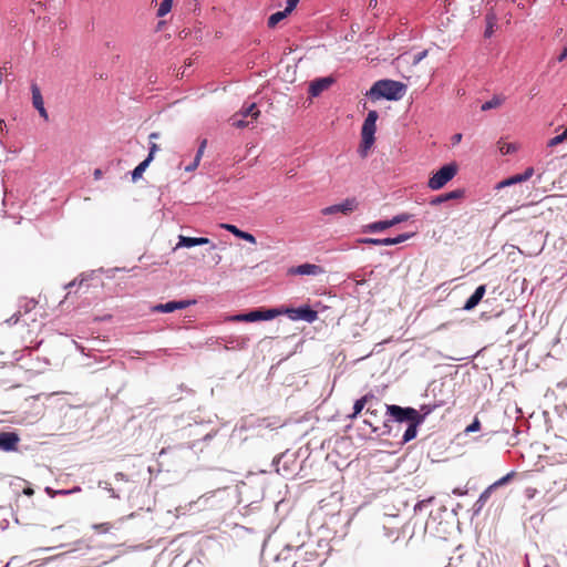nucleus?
Masks as SVG:
<instances>
[{"label": "nucleus", "instance_id": "09e8293b", "mask_svg": "<svg viewBox=\"0 0 567 567\" xmlns=\"http://www.w3.org/2000/svg\"><path fill=\"white\" fill-rule=\"evenodd\" d=\"M159 136H161V135H159V133H157V132H153V133H151V134H150L148 138H150L151 141H153V140H157V138H159Z\"/></svg>", "mask_w": 567, "mask_h": 567}, {"label": "nucleus", "instance_id": "9b49d317", "mask_svg": "<svg viewBox=\"0 0 567 567\" xmlns=\"http://www.w3.org/2000/svg\"><path fill=\"white\" fill-rule=\"evenodd\" d=\"M288 272L290 275H301V276H319L324 274V269L315 264H302L296 267H291Z\"/></svg>", "mask_w": 567, "mask_h": 567}, {"label": "nucleus", "instance_id": "dca6fc26", "mask_svg": "<svg viewBox=\"0 0 567 567\" xmlns=\"http://www.w3.org/2000/svg\"><path fill=\"white\" fill-rule=\"evenodd\" d=\"M485 292H486L485 285L478 286L475 289L474 293L466 300L463 309L467 310V311L474 309L481 302V300L483 299Z\"/></svg>", "mask_w": 567, "mask_h": 567}, {"label": "nucleus", "instance_id": "9d476101", "mask_svg": "<svg viewBox=\"0 0 567 567\" xmlns=\"http://www.w3.org/2000/svg\"><path fill=\"white\" fill-rule=\"evenodd\" d=\"M421 410L424 412V413H423V416H421V417H419V419H416V420H414V421L410 422V424H409L408 429L405 430V432H404V434H403V442H404V443H408V442H410L411 440L415 439L416 433H417V426H419L421 423H423V421H424L425 416L432 412V409H431V408H429V406H425V405H423V406L421 408Z\"/></svg>", "mask_w": 567, "mask_h": 567}, {"label": "nucleus", "instance_id": "7c9ffc66", "mask_svg": "<svg viewBox=\"0 0 567 567\" xmlns=\"http://www.w3.org/2000/svg\"><path fill=\"white\" fill-rule=\"evenodd\" d=\"M367 405V399H359L353 404V412L349 415L350 419H355Z\"/></svg>", "mask_w": 567, "mask_h": 567}, {"label": "nucleus", "instance_id": "58836bf2", "mask_svg": "<svg viewBox=\"0 0 567 567\" xmlns=\"http://www.w3.org/2000/svg\"><path fill=\"white\" fill-rule=\"evenodd\" d=\"M379 115H378V112L377 111H370L364 120V122H368V123H373L375 124L377 120H378Z\"/></svg>", "mask_w": 567, "mask_h": 567}, {"label": "nucleus", "instance_id": "f257e3e1", "mask_svg": "<svg viewBox=\"0 0 567 567\" xmlns=\"http://www.w3.org/2000/svg\"><path fill=\"white\" fill-rule=\"evenodd\" d=\"M405 90V85L401 82L379 80L371 86L367 95L374 101L380 99L398 101L403 97Z\"/></svg>", "mask_w": 567, "mask_h": 567}, {"label": "nucleus", "instance_id": "aec40b11", "mask_svg": "<svg viewBox=\"0 0 567 567\" xmlns=\"http://www.w3.org/2000/svg\"><path fill=\"white\" fill-rule=\"evenodd\" d=\"M206 145H207V140H203L200 142V145L198 147V151L196 153V156H195L193 163L185 167L186 172H193V171H195L197 168V166L200 163L202 156H203V154L205 152Z\"/></svg>", "mask_w": 567, "mask_h": 567}, {"label": "nucleus", "instance_id": "b1692460", "mask_svg": "<svg viewBox=\"0 0 567 567\" xmlns=\"http://www.w3.org/2000/svg\"><path fill=\"white\" fill-rule=\"evenodd\" d=\"M31 93H32V104H33V106L35 109L43 107L44 106L43 97H42L40 87L35 83L31 84Z\"/></svg>", "mask_w": 567, "mask_h": 567}, {"label": "nucleus", "instance_id": "2eb2a0df", "mask_svg": "<svg viewBox=\"0 0 567 567\" xmlns=\"http://www.w3.org/2000/svg\"><path fill=\"white\" fill-rule=\"evenodd\" d=\"M332 84V79L330 78H321L312 81L309 85V94L312 97L320 95L324 90H327Z\"/></svg>", "mask_w": 567, "mask_h": 567}, {"label": "nucleus", "instance_id": "ea45409f", "mask_svg": "<svg viewBox=\"0 0 567 567\" xmlns=\"http://www.w3.org/2000/svg\"><path fill=\"white\" fill-rule=\"evenodd\" d=\"M158 145L154 142L151 143V146H150V153H148V156L146 157L148 161H153L154 158V155L156 154V152L158 151Z\"/></svg>", "mask_w": 567, "mask_h": 567}, {"label": "nucleus", "instance_id": "864d4df0", "mask_svg": "<svg viewBox=\"0 0 567 567\" xmlns=\"http://www.w3.org/2000/svg\"><path fill=\"white\" fill-rule=\"evenodd\" d=\"M24 493H25V494H28V495H32V494H33V491H32L31 488H27V489L24 491Z\"/></svg>", "mask_w": 567, "mask_h": 567}, {"label": "nucleus", "instance_id": "5701e85b", "mask_svg": "<svg viewBox=\"0 0 567 567\" xmlns=\"http://www.w3.org/2000/svg\"><path fill=\"white\" fill-rule=\"evenodd\" d=\"M390 227H392L391 219L390 220H380V221H374L372 224H369L365 227V231L378 233V231H383Z\"/></svg>", "mask_w": 567, "mask_h": 567}, {"label": "nucleus", "instance_id": "603ef678", "mask_svg": "<svg viewBox=\"0 0 567 567\" xmlns=\"http://www.w3.org/2000/svg\"><path fill=\"white\" fill-rule=\"evenodd\" d=\"M461 140H462V134H460V133H458V134H455V135L453 136V143H454V144H455V143H458Z\"/></svg>", "mask_w": 567, "mask_h": 567}, {"label": "nucleus", "instance_id": "de8ad7c7", "mask_svg": "<svg viewBox=\"0 0 567 567\" xmlns=\"http://www.w3.org/2000/svg\"><path fill=\"white\" fill-rule=\"evenodd\" d=\"M94 179H100L102 177V171L100 168H96L93 173Z\"/></svg>", "mask_w": 567, "mask_h": 567}, {"label": "nucleus", "instance_id": "1a4fd4ad", "mask_svg": "<svg viewBox=\"0 0 567 567\" xmlns=\"http://www.w3.org/2000/svg\"><path fill=\"white\" fill-rule=\"evenodd\" d=\"M20 437L16 432H0V451H18Z\"/></svg>", "mask_w": 567, "mask_h": 567}, {"label": "nucleus", "instance_id": "2f4dec72", "mask_svg": "<svg viewBox=\"0 0 567 567\" xmlns=\"http://www.w3.org/2000/svg\"><path fill=\"white\" fill-rule=\"evenodd\" d=\"M566 141H567V127L565 128V131L561 134H559V135L548 140L547 146L548 147H555L558 144H561V143L566 142Z\"/></svg>", "mask_w": 567, "mask_h": 567}, {"label": "nucleus", "instance_id": "0eeeda50", "mask_svg": "<svg viewBox=\"0 0 567 567\" xmlns=\"http://www.w3.org/2000/svg\"><path fill=\"white\" fill-rule=\"evenodd\" d=\"M375 124L363 122L362 130H361V145H360V152L362 156H365L368 151L371 148V146L374 143V133H375Z\"/></svg>", "mask_w": 567, "mask_h": 567}, {"label": "nucleus", "instance_id": "72a5a7b5", "mask_svg": "<svg viewBox=\"0 0 567 567\" xmlns=\"http://www.w3.org/2000/svg\"><path fill=\"white\" fill-rule=\"evenodd\" d=\"M494 489H495V488H494V487H492V485H489V486H488V487H487V488H486V489H485V491L480 495V497H478V499H477L476 504H478V505H480V507H483V506L486 504V502L488 501V498L491 497V495H492V493H493V491H494Z\"/></svg>", "mask_w": 567, "mask_h": 567}, {"label": "nucleus", "instance_id": "c756f323", "mask_svg": "<svg viewBox=\"0 0 567 567\" xmlns=\"http://www.w3.org/2000/svg\"><path fill=\"white\" fill-rule=\"evenodd\" d=\"M280 315H285V308L268 309L267 311H261V320H270Z\"/></svg>", "mask_w": 567, "mask_h": 567}, {"label": "nucleus", "instance_id": "7ed1b4c3", "mask_svg": "<svg viewBox=\"0 0 567 567\" xmlns=\"http://www.w3.org/2000/svg\"><path fill=\"white\" fill-rule=\"evenodd\" d=\"M388 414H390L396 422H404L409 421L412 422L421 416L423 414H420L419 411H416L413 408H402L399 405H385Z\"/></svg>", "mask_w": 567, "mask_h": 567}, {"label": "nucleus", "instance_id": "a18cd8bd", "mask_svg": "<svg viewBox=\"0 0 567 567\" xmlns=\"http://www.w3.org/2000/svg\"><path fill=\"white\" fill-rule=\"evenodd\" d=\"M567 58V45L564 48L561 53L557 56L558 62H563Z\"/></svg>", "mask_w": 567, "mask_h": 567}, {"label": "nucleus", "instance_id": "49530a36", "mask_svg": "<svg viewBox=\"0 0 567 567\" xmlns=\"http://www.w3.org/2000/svg\"><path fill=\"white\" fill-rule=\"evenodd\" d=\"M361 399H367V404L375 399V395L372 392L364 394Z\"/></svg>", "mask_w": 567, "mask_h": 567}, {"label": "nucleus", "instance_id": "cd10ccee", "mask_svg": "<svg viewBox=\"0 0 567 567\" xmlns=\"http://www.w3.org/2000/svg\"><path fill=\"white\" fill-rule=\"evenodd\" d=\"M497 144H498V150L503 155L512 154L517 151V145L514 143H506V142L499 141Z\"/></svg>", "mask_w": 567, "mask_h": 567}, {"label": "nucleus", "instance_id": "bb28decb", "mask_svg": "<svg viewBox=\"0 0 567 567\" xmlns=\"http://www.w3.org/2000/svg\"><path fill=\"white\" fill-rule=\"evenodd\" d=\"M288 14L284 11H278L274 14H271L269 18H268V27L269 28H275L281 20H284Z\"/></svg>", "mask_w": 567, "mask_h": 567}, {"label": "nucleus", "instance_id": "a211bd4d", "mask_svg": "<svg viewBox=\"0 0 567 567\" xmlns=\"http://www.w3.org/2000/svg\"><path fill=\"white\" fill-rule=\"evenodd\" d=\"M462 197H464V190L463 189H454L452 192L436 196L435 198H433L431 200V205H439L446 200L458 199Z\"/></svg>", "mask_w": 567, "mask_h": 567}, {"label": "nucleus", "instance_id": "6ab92c4d", "mask_svg": "<svg viewBox=\"0 0 567 567\" xmlns=\"http://www.w3.org/2000/svg\"><path fill=\"white\" fill-rule=\"evenodd\" d=\"M37 302L33 300H29L24 305V312L22 313L21 310H19L17 313L12 315L11 318L7 320L8 323H18L21 319V317L28 316L33 308H35Z\"/></svg>", "mask_w": 567, "mask_h": 567}, {"label": "nucleus", "instance_id": "a19ab883", "mask_svg": "<svg viewBox=\"0 0 567 567\" xmlns=\"http://www.w3.org/2000/svg\"><path fill=\"white\" fill-rule=\"evenodd\" d=\"M367 413L369 415H371L375 420L380 417V411L378 409L372 408V406H369L367 409Z\"/></svg>", "mask_w": 567, "mask_h": 567}, {"label": "nucleus", "instance_id": "6e6552de", "mask_svg": "<svg viewBox=\"0 0 567 567\" xmlns=\"http://www.w3.org/2000/svg\"><path fill=\"white\" fill-rule=\"evenodd\" d=\"M196 300H179L169 301L166 303H158L152 308L153 312H173L175 310L186 309L187 307L195 305Z\"/></svg>", "mask_w": 567, "mask_h": 567}, {"label": "nucleus", "instance_id": "393cba45", "mask_svg": "<svg viewBox=\"0 0 567 567\" xmlns=\"http://www.w3.org/2000/svg\"><path fill=\"white\" fill-rule=\"evenodd\" d=\"M505 99L501 95L493 96L489 101H486L482 104L481 110L482 111H488L492 109H497L504 103Z\"/></svg>", "mask_w": 567, "mask_h": 567}, {"label": "nucleus", "instance_id": "4be33fe9", "mask_svg": "<svg viewBox=\"0 0 567 567\" xmlns=\"http://www.w3.org/2000/svg\"><path fill=\"white\" fill-rule=\"evenodd\" d=\"M241 117H251V120L256 121L260 114L256 103H251L248 106H244L239 112Z\"/></svg>", "mask_w": 567, "mask_h": 567}, {"label": "nucleus", "instance_id": "79ce46f5", "mask_svg": "<svg viewBox=\"0 0 567 567\" xmlns=\"http://www.w3.org/2000/svg\"><path fill=\"white\" fill-rule=\"evenodd\" d=\"M480 422L478 420H475L472 424H470L467 427H466V432H474V431H477L480 430Z\"/></svg>", "mask_w": 567, "mask_h": 567}, {"label": "nucleus", "instance_id": "f8f14e48", "mask_svg": "<svg viewBox=\"0 0 567 567\" xmlns=\"http://www.w3.org/2000/svg\"><path fill=\"white\" fill-rule=\"evenodd\" d=\"M534 175V168L533 167H527L525 169L524 173L522 174H516L514 176H511L502 182H499L497 185H496V188L497 189H501V188H504V187H507V186H511V185H514V184H518V183H523V182H526L528 181L532 176Z\"/></svg>", "mask_w": 567, "mask_h": 567}, {"label": "nucleus", "instance_id": "6e6d98bb", "mask_svg": "<svg viewBox=\"0 0 567 567\" xmlns=\"http://www.w3.org/2000/svg\"><path fill=\"white\" fill-rule=\"evenodd\" d=\"M489 32H491V29H487V30L485 31V34L488 37V35L491 34Z\"/></svg>", "mask_w": 567, "mask_h": 567}, {"label": "nucleus", "instance_id": "8fccbe9b", "mask_svg": "<svg viewBox=\"0 0 567 567\" xmlns=\"http://www.w3.org/2000/svg\"><path fill=\"white\" fill-rule=\"evenodd\" d=\"M378 6V0H370L369 1V8L370 9H375Z\"/></svg>", "mask_w": 567, "mask_h": 567}, {"label": "nucleus", "instance_id": "4d7b16f0", "mask_svg": "<svg viewBox=\"0 0 567 567\" xmlns=\"http://www.w3.org/2000/svg\"><path fill=\"white\" fill-rule=\"evenodd\" d=\"M445 567H451V564L446 565Z\"/></svg>", "mask_w": 567, "mask_h": 567}, {"label": "nucleus", "instance_id": "39448f33", "mask_svg": "<svg viewBox=\"0 0 567 567\" xmlns=\"http://www.w3.org/2000/svg\"><path fill=\"white\" fill-rule=\"evenodd\" d=\"M285 315L291 320H305L309 323L315 322L318 319V312L309 306L285 308Z\"/></svg>", "mask_w": 567, "mask_h": 567}, {"label": "nucleus", "instance_id": "c03bdc74", "mask_svg": "<svg viewBox=\"0 0 567 567\" xmlns=\"http://www.w3.org/2000/svg\"><path fill=\"white\" fill-rule=\"evenodd\" d=\"M37 110H38L40 116L44 118V121L49 120V115H48V112H47L44 106L43 107H38Z\"/></svg>", "mask_w": 567, "mask_h": 567}, {"label": "nucleus", "instance_id": "20e7f679", "mask_svg": "<svg viewBox=\"0 0 567 567\" xmlns=\"http://www.w3.org/2000/svg\"><path fill=\"white\" fill-rule=\"evenodd\" d=\"M320 558L319 554L312 549L308 550L303 547L297 549V558L293 561L292 567H319Z\"/></svg>", "mask_w": 567, "mask_h": 567}, {"label": "nucleus", "instance_id": "412c9836", "mask_svg": "<svg viewBox=\"0 0 567 567\" xmlns=\"http://www.w3.org/2000/svg\"><path fill=\"white\" fill-rule=\"evenodd\" d=\"M230 319L233 321H249V322H252V321L261 320V311L255 310V311H250L248 313L236 315V316L231 317Z\"/></svg>", "mask_w": 567, "mask_h": 567}, {"label": "nucleus", "instance_id": "473e14b6", "mask_svg": "<svg viewBox=\"0 0 567 567\" xmlns=\"http://www.w3.org/2000/svg\"><path fill=\"white\" fill-rule=\"evenodd\" d=\"M173 1L174 0H163L157 10V17L162 18L166 16L172 10Z\"/></svg>", "mask_w": 567, "mask_h": 567}, {"label": "nucleus", "instance_id": "f3484780", "mask_svg": "<svg viewBox=\"0 0 567 567\" xmlns=\"http://www.w3.org/2000/svg\"><path fill=\"white\" fill-rule=\"evenodd\" d=\"M221 228L228 230L229 233H231L233 235H235L236 237L243 239V240H246L250 244H256V238L254 235H251L250 233H246L244 230H240L239 228H237L235 225H231V224H221L220 225Z\"/></svg>", "mask_w": 567, "mask_h": 567}, {"label": "nucleus", "instance_id": "4468645a", "mask_svg": "<svg viewBox=\"0 0 567 567\" xmlns=\"http://www.w3.org/2000/svg\"><path fill=\"white\" fill-rule=\"evenodd\" d=\"M209 243H210V240L206 237H187V236L181 235L178 237V243L174 249H178L181 247L190 248L194 246L207 245Z\"/></svg>", "mask_w": 567, "mask_h": 567}, {"label": "nucleus", "instance_id": "423d86ee", "mask_svg": "<svg viewBox=\"0 0 567 567\" xmlns=\"http://www.w3.org/2000/svg\"><path fill=\"white\" fill-rule=\"evenodd\" d=\"M358 206H359V203H358L357 198L351 197V198L344 199L340 204L331 205V206L323 208L321 210V213H322V215H333L337 213H341L343 215H349L352 212H354L358 208Z\"/></svg>", "mask_w": 567, "mask_h": 567}, {"label": "nucleus", "instance_id": "4c0bfd02", "mask_svg": "<svg viewBox=\"0 0 567 567\" xmlns=\"http://www.w3.org/2000/svg\"><path fill=\"white\" fill-rule=\"evenodd\" d=\"M426 55H427V50L419 52L417 54L414 55L412 64L413 65L419 64Z\"/></svg>", "mask_w": 567, "mask_h": 567}, {"label": "nucleus", "instance_id": "f03ea898", "mask_svg": "<svg viewBox=\"0 0 567 567\" xmlns=\"http://www.w3.org/2000/svg\"><path fill=\"white\" fill-rule=\"evenodd\" d=\"M457 173V165L452 163L441 167L433 176L429 179L427 186L437 190L445 186Z\"/></svg>", "mask_w": 567, "mask_h": 567}, {"label": "nucleus", "instance_id": "f704fd0d", "mask_svg": "<svg viewBox=\"0 0 567 567\" xmlns=\"http://www.w3.org/2000/svg\"><path fill=\"white\" fill-rule=\"evenodd\" d=\"M515 475L514 472H511L508 473L507 475L503 476L502 478H499L498 481H496L495 483L492 484V487L494 488H497L504 484H506L507 482L511 481V478Z\"/></svg>", "mask_w": 567, "mask_h": 567}, {"label": "nucleus", "instance_id": "5fc2aeb1", "mask_svg": "<svg viewBox=\"0 0 567 567\" xmlns=\"http://www.w3.org/2000/svg\"><path fill=\"white\" fill-rule=\"evenodd\" d=\"M489 32H491V29H487V30L485 31V34L488 37V35L491 34Z\"/></svg>", "mask_w": 567, "mask_h": 567}, {"label": "nucleus", "instance_id": "37998d69", "mask_svg": "<svg viewBox=\"0 0 567 567\" xmlns=\"http://www.w3.org/2000/svg\"><path fill=\"white\" fill-rule=\"evenodd\" d=\"M433 501V497H430L427 499H423V501H420L419 503H416V505L414 506V511H419L421 509L425 504L427 503H431Z\"/></svg>", "mask_w": 567, "mask_h": 567}, {"label": "nucleus", "instance_id": "c85d7f7f", "mask_svg": "<svg viewBox=\"0 0 567 567\" xmlns=\"http://www.w3.org/2000/svg\"><path fill=\"white\" fill-rule=\"evenodd\" d=\"M246 117H241V114H239L238 112L235 113L230 121H231V125L237 127V128H244V127H247L249 126V122H246L245 121Z\"/></svg>", "mask_w": 567, "mask_h": 567}, {"label": "nucleus", "instance_id": "a878e982", "mask_svg": "<svg viewBox=\"0 0 567 567\" xmlns=\"http://www.w3.org/2000/svg\"><path fill=\"white\" fill-rule=\"evenodd\" d=\"M151 161H148L147 158H145L143 162H141L133 171L132 173V178L133 181H136L138 178L142 177L143 173L145 172V169L147 168V166L150 165Z\"/></svg>", "mask_w": 567, "mask_h": 567}, {"label": "nucleus", "instance_id": "3c124183", "mask_svg": "<svg viewBox=\"0 0 567 567\" xmlns=\"http://www.w3.org/2000/svg\"><path fill=\"white\" fill-rule=\"evenodd\" d=\"M78 491H80V487H75V488L73 489V492H78ZM58 493H59V494H62V495H66V494L72 493V491H59Z\"/></svg>", "mask_w": 567, "mask_h": 567}, {"label": "nucleus", "instance_id": "c9c22d12", "mask_svg": "<svg viewBox=\"0 0 567 567\" xmlns=\"http://www.w3.org/2000/svg\"><path fill=\"white\" fill-rule=\"evenodd\" d=\"M411 217V215L406 214V213H403V214H400V215H396L394 216L392 219H391V223H392V226L394 225H398L400 223H403V221H406L409 220Z\"/></svg>", "mask_w": 567, "mask_h": 567}, {"label": "nucleus", "instance_id": "ddd939ff", "mask_svg": "<svg viewBox=\"0 0 567 567\" xmlns=\"http://www.w3.org/2000/svg\"><path fill=\"white\" fill-rule=\"evenodd\" d=\"M411 236L412 235H410V234H401L394 238H382V239L367 238L363 240V243L371 244L374 246H392V245H398V244H401V243L408 240Z\"/></svg>", "mask_w": 567, "mask_h": 567}, {"label": "nucleus", "instance_id": "e433bc0d", "mask_svg": "<svg viewBox=\"0 0 567 567\" xmlns=\"http://www.w3.org/2000/svg\"><path fill=\"white\" fill-rule=\"evenodd\" d=\"M298 2H299V0H287V7L285 9V12L287 14L291 13L295 10V8L297 7Z\"/></svg>", "mask_w": 567, "mask_h": 567}]
</instances>
